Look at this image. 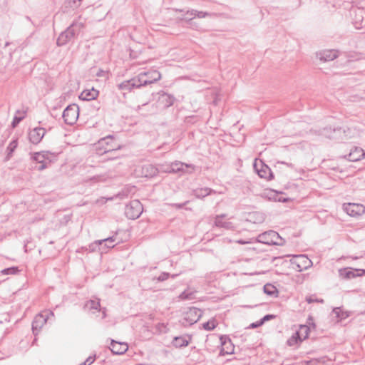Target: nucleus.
Returning a JSON list of instances; mask_svg holds the SVG:
<instances>
[{"mask_svg": "<svg viewBox=\"0 0 365 365\" xmlns=\"http://www.w3.org/2000/svg\"><path fill=\"white\" fill-rule=\"evenodd\" d=\"M175 101V98L173 95L163 92L159 96L158 103L165 108L172 106Z\"/></svg>", "mask_w": 365, "mask_h": 365, "instance_id": "obj_24", "label": "nucleus"}, {"mask_svg": "<svg viewBox=\"0 0 365 365\" xmlns=\"http://www.w3.org/2000/svg\"><path fill=\"white\" fill-rule=\"evenodd\" d=\"M263 291L264 294L272 297H277L279 293L277 287L270 283L264 285Z\"/></svg>", "mask_w": 365, "mask_h": 365, "instance_id": "obj_31", "label": "nucleus"}, {"mask_svg": "<svg viewBox=\"0 0 365 365\" xmlns=\"http://www.w3.org/2000/svg\"><path fill=\"white\" fill-rule=\"evenodd\" d=\"M54 317V314L51 310H46L37 314L32 322V331L34 335H37L42 327L47 322L49 317Z\"/></svg>", "mask_w": 365, "mask_h": 365, "instance_id": "obj_9", "label": "nucleus"}, {"mask_svg": "<svg viewBox=\"0 0 365 365\" xmlns=\"http://www.w3.org/2000/svg\"><path fill=\"white\" fill-rule=\"evenodd\" d=\"M217 324V323L216 322V320L215 319H212L203 323L202 326L205 330L212 331L216 327Z\"/></svg>", "mask_w": 365, "mask_h": 365, "instance_id": "obj_37", "label": "nucleus"}, {"mask_svg": "<svg viewBox=\"0 0 365 365\" xmlns=\"http://www.w3.org/2000/svg\"><path fill=\"white\" fill-rule=\"evenodd\" d=\"M9 44H10V43H9V42H6V43H5V46H9Z\"/></svg>", "mask_w": 365, "mask_h": 365, "instance_id": "obj_60", "label": "nucleus"}, {"mask_svg": "<svg viewBox=\"0 0 365 365\" xmlns=\"http://www.w3.org/2000/svg\"><path fill=\"white\" fill-rule=\"evenodd\" d=\"M21 113V111L20 110H16V113Z\"/></svg>", "mask_w": 365, "mask_h": 365, "instance_id": "obj_61", "label": "nucleus"}, {"mask_svg": "<svg viewBox=\"0 0 365 365\" xmlns=\"http://www.w3.org/2000/svg\"><path fill=\"white\" fill-rule=\"evenodd\" d=\"M332 314H334L337 322H341L349 317L350 312L344 310L341 307H335L332 309Z\"/></svg>", "mask_w": 365, "mask_h": 365, "instance_id": "obj_29", "label": "nucleus"}, {"mask_svg": "<svg viewBox=\"0 0 365 365\" xmlns=\"http://www.w3.org/2000/svg\"><path fill=\"white\" fill-rule=\"evenodd\" d=\"M145 83V81H140L138 76L130 80L124 81L122 83L118 84V88L120 91L130 92L133 88H140V87H142V83Z\"/></svg>", "mask_w": 365, "mask_h": 365, "instance_id": "obj_15", "label": "nucleus"}, {"mask_svg": "<svg viewBox=\"0 0 365 365\" xmlns=\"http://www.w3.org/2000/svg\"><path fill=\"white\" fill-rule=\"evenodd\" d=\"M302 338L301 336V332L300 331H295L291 337H289L287 341V344L289 346H293L299 343H301L302 341Z\"/></svg>", "mask_w": 365, "mask_h": 365, "instance_id": "obj_33", "label": "nucleus"}, {"mask_svg": "<svg viewBox=\"0 0 365 365\" xmlns=\"http://www.w3.org/2000/svg\"><path fill=\"white\" fill-rule=\"evenodd\" d=\"M238 242H239L240 244H241V245H243V244H245V242L244 241H242V240H239V241H238Z\"/></svg>", "mask_w": 365, "mask_h": 365, "instance_id": "obj_59", "label": "nucleus"}, {"mask_svg": "<svg viewBox=\"0 0 365 365\" xmlns=\"http://www.w3.org/2000/svg\"><path fill=\"white\" fill-rule=\"evenodd\" d=\"M197 10L191 9V10H188V11H187L186 14H190V15H191V16H196V14H197Z\"/></svg>", "mask_w": 365, "mask_h": 365, "instance_id": "obj_54", "label": "nucleus"}, {"mask_svg": "<svg viewBox=\"0 0 365 365\" xmlns=\"http://www.w3.org/2000/svg\"><path fill=\"white\" fill-rule=\"evenodd\" d=\"M101 247H102V248H104V249H105V252H106V250H107L108 248H106V247H105V243H103V244H102Z\"/></svg>", "mask_w": 365, "mask_h": 365, "instance_id": "obj_58", "label": "nucleus"}, {"mask_svg": "<svg viewBox=\"0 0 365 365\" xmlns=\"http://www.w3.org/2000/svg\"><path fill=\"white\" fill-rule=\"evenodd\" d=\"M235 346L232 341L228 343V344L225 345L220 349V354L221 355H225V354H231L234 353Z\"/></svg>", "mask_w": 365, "mask_h": 365, "instance_id": "obj_36", "label": "nucleus"}, {"mask_svg": "<svg viewBox=\"0 0 365 365\" xmlns=\"http://www.w3.org/2000/svg\"><path fill=\"white\" fill-rule=\"evenodd\" d=\"M195 170V165L187 164L180 161H175L170 165L168 173H192Z\"/></svg>", "mask_w": 365, "mask_h": 365, "instance_id": "obj_13", "label": "nucleus"}, {"mask_svg": "<svg viewBox=\"0 0 365 365\" xmlns=\"http://www.w3.org/2000/svg\"><path fill=\"white\" fill-rule=\"evenodd\" d=\"M81 1L82 0H68L67 4L70 8L76 9L80 6Z\"/></svg>", "mask_w": 365, "mask_h": 365, "instance_id": "obj_42", "label": "nucleus"}, {"mask_svg": "<svg viewBox=\"0 0 365 365\" xmlns=\"http://www.w3.org/2000/svg\"><path fill=\"white\" fill-rule=\"evenodd\" d=\"M147 105H148V103H145L142 104L141 106H138V110H140L143 107H144V106H147Z\"/></svg>", "mask_w": 365, "mask_h": 365, "instance_id": "obj_57", "label": "nucleus"}, {"mask_svg": "<svg viewBox=\"0 0 365 365\" xmlns=\"http://www.w3.org/2000/svg\"><path fill=\"white\" fill-rule=\"evenodd\" d=\"M109 349L113 354L121 355L127 351L128 345L125 342H120L112 339Z\"/></svg>", "mask_w": 365, "mask_h": 365, "instance_id": "obj_19", "label": "nucleus"}, {"mask_svg": "<svg viewBox=\"0 0 365 365\" xmlns=\"http://www.w3.org/2000/svg\"><path fill=\"white\" fill-rule=\"evenodd\" d=\"M96 360V355L89 356L86 361L79 365H91Z\"/></svg>", "mask_w": 365, "mask_h": 365, "instance_id": "obj_48", "label": "nucleus"}, {"mask_svg": "<svg viewBox=\"0 0 365 365\" xmlns=\"http://www.w3.org/2000/svg\"><path fill=\"white\" fill-rule=\"evenodd\" d=\"M18 146V140L17 138L13 139L9 144L6 148V155L5 157V160L8 161L12 157L14 152Z\"/></svg>", "mask_w": 365, "mask_h": 365, "instance_id": "obj_30", "label": "nucleus"}, {"mask_svg": "<svg viewBox=\"0 0 365 365\" xmlns=\"http://www.w3.org/2000/svg\"><path fill=\"white\" fill-rule=\"evenodd\" d=\"M279 194H282V192H278L274 190H270L267 192L266 196L268 197L269 200H272L275 202H286L289 201V198L279 197Z\"/></svg>", "mask_w": 365, "mask_h": 365, "instance_id": "obj_28", "label": "nucleus"}, {"mask_svg": "<svg viewBox=\"0 0 365 365\" xmlns=\"http://www.w3.org/2000/svg\"><path fill=\"white\" fill-rule=\"evenodd\" d=\"M252 216H254V215H250V217H252Z\"/></svg>", "mask_w": 365, "mask_h": 365, "instance_id": "obj_63", "label": "nucleus"}, {"mask_svg": "<svg viewBox=\"0 0 365 365\" xmlns=\"http://www.w3.org/2000/svg\"><path fill=\"white\" fill-rule=\"evenodd\" d=\"M107 71L101 68H99L96 75L98 77H106L107 76Z\"/></svg>", "mask_w": 365, "mask_h": 365, "instance_id": "obj_51", "label": "nucleus"}, {"mask_svg": "<svg viewBox=\"0 0 365 365\" xmlns=\"http://www.w3.org/2000/svg\"><path fill=\"white\" fill-rule=\"evenodd\" d=\"M177 276H178V274H170L168 272H163L157 277V280L158 282H163L167 280L169 277L175 279Z\"/></svg>", "mask_w": 365, "mask_h": 365, "instance_id": "obj_38", "label": "nucleus"}, {"mask_svg": "<svg viewBox=\"0 0 365 365\" xmlns=\"http://www.w3.org/2000/svg\"><path fill=\"white\" fill-rule=\"evenodd\" d=\"M21 272V269L17 266H12L10 267L5 268L1 271V273L4 275H15L19 274Z\"/></svg>", "mask_w": 365, "mask_h": 365, "instance_id": "obj_35", "label": "nucleus"}, {"mask_svg": "<svg viewBox=\"0 0 365 365\" xmlns=\"http://www.w3.org/2000/svg\"><path fill=\"white\" fill-rule=\"evenodd\" d=\"M365 156V152L364 150L359 147H353L348 155L344 156V158L349 161L356 162Z\"/></svg>", "mask_w": 365, "mask_h": 365, "instance_id": "obj_20", "label": "nucleus"}, {"mask_svg": "<svg viewBox=\"0 0 365 365\" xmlns=\"http://www.w3.org/2000/svg\"><path fill=\"white\" fill-rule=\"evenodd\" d=\"M220 341L222 348L232 341L231 339L227 335H221L220 336Z\"/></svg>", "mask_w": 365, "mask_h": 365, "instance_id": "obj_43", "label": "nucleus"}, {"mask_svg": "<svg viewBox=\"0 0 365 365\" xmlns=\"http://www.w3.org/2000/svg\"><path fill=\"white\" fill-rule=\"evenodd\" d=\"M138 77L140 81H145V83H142V86H145L159 81L161 78V74L159 71L154 70L150 72L141 73L138 75Z\"/></svg>", "mask_w": 365, "mask_h": 365, "instance_id": "obj_16", "label": "nucleus"}, {"mask_svg": "<svg viewBox=\"0 0 365 365\" xmlns=\"http://www.w3.org/2000/svg\"><path fill=\"white\" fill-rule=\"evenodd\" d=\"M182 19L186 21L188 27H190L192 29H195V30L198 29V25L197 24V23L195 21H193V18H190V19L184 18Z\"/></svg>", "mask_w": 365, "mask_h": 365, "instance_id": "obj_41", "label": "nucleus"}, {"mask_svg": "<svg viewBox=\"0 0 365 365\" xmlns=\"http://www.w3.org/2000/svg\"><path fill=\"white\" fill-rule=\"evenodd\" d=\"M189 203V201L187 200L184 202H182V203H171L170 204V205L173 207V208H175V209H182L184 208V207Z\"/></svg>", "mask_w": 365, "mask_h": 365, "instance_id": "obj_46", "label": "nucleus"}, {"mask_svg": "<svg viewBox=\"0 0 365 365\" xmlns=\"http://www.w3.org/2000/svg\"><path fill=\"white\" fill-rule=\"evenodd\" d=\"M343 208L344 212L351 217L361 215L365 212V207L357 203L344 204Z\"/></svg>", "mask_w": 365, "mask_h": 365, "instance_id": "obj_17", "label": "nucleus"}, {"mask_svg": "<svg viewBox=\"0 0 365 365\" xmlns=\"http://www.w3.org/2000/svg\"><path fill=\"white\" fill-rule=\"evenodd\" d=\"M101 307L100 299L95 298L87 301L84 305V309L86 310H97Z\"/></svg>", "mask_w": 365, "mask_h": 365, "instance_id": "obj_32", "label": "nucleus"}, {"mask_svg": "<svg viewBox=\"0 0 365 365\" xmlns=\"http://www.w3.org/2000/svg\"><path fill=\"white\" fill-rule=\"evenodd\" d=\"M113 140V135H108L101 139L96 145V150L97 154L99 155H106V157L104 158L105 160H114L118 158V155H115V153L120 148V146L117 148H114L113 146L110 145V143Z\"/></svg>", "mask_w": 365, "mask_h": 365, "instance_id": "obj_2", "label": "nucleus"}, {"mask_svg": "<svg viewBox=\"0 0 365 365\" xmlns=\"http://www.w3.org/2000/svg\"><path fill=\"white\" fill-rule=\"evenodd\" d=\"M202 311L196 307H189L188 310L184 312V317L180 320L182 326L190 327L196 323L202 317Z\"/></svg>", "mask_w": 365, "mask_h": 365, "instance_id": "obj_5", "label": "nucleus"}, {"mask_svg": "<svg viewBox=\"0 0 365 365\" xmlns=\"http://www.w3.org/2000/svg\"><path fill=\"white\" fill-rule=\"evenodd\" d=\"M225 217V214L216 215L214 221L215 225L217 227L223 228L227 230H235V225L232 222L223 220Z\"/></svg>", "mask_w": 365, "mask_h": 365, "instance_id": "obj_22", "label": "nucleus"}, {"mask_svg": "<svg viewBox=\"0 0 365 365\" xmlns=\"http://www.w3.org/2000/svg\"><path fill=\"white\" fill-rule=\"evenodd\" d=\"M46 134L45 128L42 127H36L31 130L29 133V138L31 143H39Z\"/></svg>", "mask_w": 365, "mask_h": 365, "instance_id": "obj_18", "label": "nucleus"}, {"mask_svg": "<svg viewBox=\"0 0 365 365\" xmlns=\"http://www.w3.org/2000/svg\"><path fill=\"white\" fill-rule=\"evenodd\" d=\"M263 220L262 217H261L259 219V222H262Z\"/></svg>", "mask_w": 365, "mask_h": 365, "instance_id": "obj_62", "label": "nucleus"}, {"mask_svg": "<svg viewBox=\"0 0 365 365\" xmlns=\"http://www.w3.org/2000/svg\"><path fill=\"white\" fill-rule=\"evenodd\" d=\"M115 241V236L108 237L107 238L96 240L93 243L90 244L88 246V249L90 252H101V253L105 252V249L102 248V244L103 242H114Z\"/></svg>", "mask_w": 365, "mask_h": 365, "instance_id": "obj_21", "label": "nucleus"}, {"mask_svg": "<svg viewBox=\"0 0 365 365\" xmlns=\"http://www.w3.org/2000/svg\"><path fill=\"white\" fill-rule=\"evenodd\" d=\"M210 16H211V14L209 12H206V11H197V13L196 14V17H197L199 19L205 18V17H207Z\"/></svg>", "mask_w": 365, "mask_h": 365, "instance_id": "obj_49", "label": "nucleus"}, {"mask_svg": "<svg viewBox=\"0 0 365 365\" xmlns=\"http://www.w3.org/2000/svg\"><path fill=\"white\" fill-rule=\"evenodd\" d=\"M191 339L190 335L178 336L173 338L172 344L176 348H182L188 346Z\"/></svg>", "mask_w": 365, "mask_h": 365, "instance_id": "obj_25", "label": "nucleus"}, {"mask_svg": "<svg viewBox=\"0 0 365 365\" xmlns=\"http://www.w3.org/2000/svg\"><path fill=\"white\" fill-rule=\"evenodd\" d=\"M306 365H324L319 363L317 359H313L307 362Z\"/></svg>", "mask_w": 365, "mask_h": 365, "instance_id": "obj_53", "label": "nucleus"}, {"mask_svg": "<svg viewBox=\"0 0 365 365\" xmlns=\"http://www.w3.org/2000/svg\"><path fill=\"white\" fill-rule=\"evenodd\" d=\"M262 324V323L261 322L260 319L255 322H252L250 324L249 327L250 329H255V328H257V327H261Z\"/></svg>", "mask_w": 365, "mask_h": 365, "instance_id": "obj_50", "label": "nucleus"}, {"mask_svg": "<svg viewBox=\"0 0 365 365\" xmlns=\"http://www.w3.org/2000/svg\"><path fill=\"white\" fill-rule=\"evenodd\" d=\"M253 168L259 178L271 180L274 179V174L271 168L266 165L262 160L257 161L255 160Z\"/></svg>", "mask_w": 365, "mask_h": 365, "instance_id": "obj_11", "label": "nucleus"}, {"mask_svg": "<svg viewBox=\"0 0 365 365\" xmlns=\"http://www.w3.org/2000/svg\"><path fill=\"white\" fill-rule=\"evenodd\" d=\"M352 24L356 29H361L365 26V11L361 8L354 9L351 11Z\"/></svg>", "mask_w": 365, "mask_h": 365, "instance_id": "obj_14", "label": "nucleus"}, {"mask_svg": "<svg viewBox=\"0 0 365 365\" xmlns=\"http://www.w3.org/2000/svg\"><path fill=\"white\" fill-rule=\"evenodd\" d=\"M159 173L158 168L152 164H145L141 167V176L146 178H153Z\"/></svg>", "mask_w": 365, "mask_h": 365, "instance_id": "obj_23", "label": "nucleus"}, {"mask_svg": "<svg viewBox=\"0 0 365 365\" xmlns=\"http://www.w3.org/2000/svg\"><path fill=\"white\" fill-rule=\"evenodd\" d=\"M298 331L301 332V336L302 338V340H304L308 338L309 333L310 331L309 327L307 325H301L299 330Z\"/></svg>", "mask_w": 365, "mask_h": 365, "instance_id": "obj_39", "label": "nucleus"}, {"mask_svg": "<svg viewBox=\"0 0 365 365\" xmlns=\"http://www.w3.org/2000/svg\"><path fill=\"white\" fill-rule=\"evenodd\" d=\"M105 243V247L106 248H113L114 247L113 242H104Z\"/></svg>", "mask_w": 365, "mask_h": 365, "instance_id": "obj_55", "label": "nucleus"}, {"mask_svg": "<svg viewBox=\"0 0 365 365\" xmlns=\"http://www.w3.org/2000/svg\"><path fill=\"white\" fill-rule=\"evenodd\" d=\"M78 19H75L66 30L62 31L56 40L58 46H63L70 43L78 36L81 30L84 27L85 22Z\"/></svg>", "mask_w": 365, "mask_h": 365, "instance_id": "obj_1", "label": "nucleus"}, {"mask_svg": "<svg viewBox=\"0 0 365 365\" xmlns=\"http://www.w3.org/2000/svg\"><path fill=\"white\" fill-rule=\"evenodd\" d=\"M143 212V205L138 200L130 201L125 207V215L130 220L138 219Z\"/></svg>", "mask_w": 365, "mask_h": 365, "instance_id": "obj_8", "label": "nucleus"}, {"mask_svg": "<svg viewBox=\"0 0 365 365\" xmlns=\"http://www.w3.org/2000/svg\"><path fill=\"white\" fill-rule=\"evenodd\" d=\"M79 116V108L75 104L68 105L63 110L62 118L65 123L72 125L78 120Z\"/></svg>", "mask_w": 365, "mask_h": 365, "instance_id": "obj_10", "label": "nucleus"}, {"mask_svg": "<svg viewBox=\"0 0 365 365\" xmlns=\"http://www.w3.org/2000/svg\"><path fill=\"white\" fill-rule=\"evenodd\" d=\"M212 192V190L209 187H203L196 189L193 191L194 195L197 198H204L209 195Z\"/></svg>", "mask_w": 365, "mask_h": 365, "instance_id": "obj_34", "label": "nucleus"}, {"mask_svg": "<svg viewBox=\"0 0 365 365\" xmlns=\"http://www.w3.org/2000/svg\"><path fill=\"white\" fill-rule=\"evenodd\" d=\"M58 153H51L48 150L34 153L31 158L37 163L41 164L38 170H43L48 165L57 160Z\"/></svg>", "mask_w": 365, "mask_h": 365, "instance_id": "obj_3", "label": "nucleus"}, {"mask_svg": "<svg viewBox=\"0 0 365 365\" xmlns=\"http://www.w3.org/2000/svg\"><path fill=\"white\" fill-rule=\"evenodd\" d=\"M99 94L98 91L92 88L91 90H85L79 96V98L82 101H89L96 99Z\"/></svg>", "mask_w": 365, "mask_h": 365, "instance_id": "obj_27", "label": "nucleus"}, {"mask_svg": "<svg viewBox=\"0 0 365 365\" xmlns=\"http://www.w3.org/2000/svg\"><path fill=\"white\" fill-rule=\"evenodd\" d=\"M280 163L284 164V165H287V166H289V167H290V168H292V167H293V165H292V163H287L284 162V161L280 162Z\"/></svg>", "mask_w": 365, "mask_h": 365, "instance_id": "obj_56", "label": "nucleus"}, {"mask_svg": "<svg viewBox=\"0 0 365 365\" xmlns=\"http://www.w3.org/2000/svg\"><path fill=\"white\" fill-rule=\"evenodd\" d=\"M127 196H128L127 193L124 190H123L122 192H119L114 197H111L107 198L106 200H113L115 197H118V198L122 200V199H124V198L127 197Z\"/></svg>", "mask_w": 365, "mask_h": 365, "instance_id": "obj_45", "label": "nucleus"}, {"mask_svg": "<svg viewBox=\"0 0 365 365\" xmlns=\"http://www.w3.org/2000/svg\"><path fill=\"white\" fill-rule=\"evenodd\" d=\"M306 301L309 303V304H311V303H313L314 302H323V299H314L312 296L309 297H307L306 299Z\"/></svg>", "mask_w": 365, "mask_h": 365, "instance_id": "obj_52", "label": "nucleus"}, {"mask_svg": "<svg viewBox=\"0 0 365 365\" xmlns=\"http://www.w3.org/2000/svg\"><path fill=\"white\" fill-rule=\"evenodd\" d=\"M22 113H23V115L21 116L14 115L13 120L11 122L12 128H16L19 124V123L25 118L26 111H22Z\"/></svg>", "mask_w": 365, "mask_h": 365, "instance_id": "obj_40", "label": "nucleus"}, {"mask_svg": "<svg viewBox=\"0 0 365 365\" xmlns=\"http://www.w3.org/2000/svg\"><path fill=\"white\" fill-rule=\"evenodd\" d=\"M257 240L258 242L268 245L282 246L285 243L284 239L274 230H268L259 234Z\"/></svg>", "mask_w": 365, "mask_h": 365, "instance_id": "obj_4", "label": "nucleus"}, {"mask_svg": "<svg viewBox=\"0 0 365 365\" xmlns=\"http://www.w3.org/2000/svg\"><path fill=\"white\" fill-rule=\"evenodd\" d=\"M349 131V129H346L342 127H327L323 130V135L327 138L338 141H342L346 140L347 138V132Z\"/></svg>", "mask_w": 365, "mask_h": 365, "instance_id": "obj_7", "label": "nucleus"}, {"mask_svg": "<svg viewBox=\"0 0 365 365\" xmlns=\"http://www.w3.org/2000/svg\"><path fill=\"white\" fill-rule=\"evenodd\" d=\"M275 317H276V316L274 314H268L264 315L262 318H261L260 321L262 323V324H264L266 322L273 319Z\"/></svg>", "mask_w": 365, "mask_h": 365, "instance_id": "obj_47", "label": "nucleus"}, {"mask_svg": "<svg viewBox=\"0 0 365 365\" xmlns=\"http://www.w3.org/2000/svg\"><path fill=\"white\" fill-rule=\"evenodd\" d=\"M192 295H193V294L192 292H188L187 291H184L180 294L179 297L181 299H184V300L192 299Z\"/></svg>", "mask_w": 365, "mask_h": 365, "instance_id": "obj_44", "label": "nucleus"}, {"mask_svg": "<svg viewBox=\"0 0 365 365\" xmlns=\"http://www.w3.org/2000/svg\"><path fill=\"white\" fill-rule=\"evenodd\" d=\"M339 276L342 279H351L359 277H363L365 275V269L352 268V267H344L341 268L338 271Z\"/></svg>", "mask_w": 365, "mask_h": 365, "instance_id": "obj_12", "label": "nucleus"}, {"mask_svg": "<svg viewBox=\"0 0 365 365\" xmlns=\"http://www.w3.org/2000/svg\"><path fill=\"white\" fill-rule=\"evenodd\" d=\"M292 269L296 272H302L312 266V262L304 255H294L290 259Z\"/></svg>", "mask_w": 365, "mask_h": 365, "instance_id": "obj_6", "label": "nucleus"}, {"mask_svg": "<svg viewBox=\"0 0 365 365\" xmlns=\"http://www.w3.org/2000/svg\"><path fill=\"white\" fill-rule=\"evenodd\" d=\"M317 56L321 61H330L338 56V51L335 50L324 51L317 53Z\"/></svg>", "mask_w": 365, "mask_h": 365, "instance_id": "obj_26", "label": "nucleus"}]
</instances>
